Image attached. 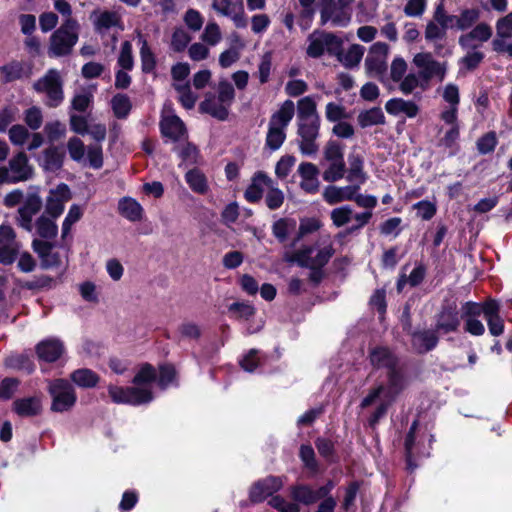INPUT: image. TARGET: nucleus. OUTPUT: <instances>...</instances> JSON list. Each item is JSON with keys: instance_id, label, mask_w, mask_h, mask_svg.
<instances>
[{"instance_id": "f257e3e1", "label": "nucleus", "mask_w": 512, "mask_h": 512, "mask_svg": "<svg viewBox=\"0 0 512 512\" xmlns=\"http://www.w3.org/2000/svg\"><path fill=\"white\" fill-rule=\"evenodd\" d=\"M316 96H305L297 101L298 147L305 156L316 155L319 150L317 138L320 130V116L317 111Z\"/></svg>"}, {"instance_id": "f03ea898", "label": "nucleus", "mask_w": 512, "mask_h": 512, "mask_svg": "<svg viewBox=\"0 0 512 512\" xmlns=\"http://www.w3.org/2000/svg\"><path fill=\"white\" fill-rule=\"evenodd\" d=\"M156 379V371L150 364H144L133 378V387L111 385L109 396L118 404L141 405L153 399L151 384Z\"/></svg>"}, {"instance_id": "7ed1b4c3", "label": "nucleus", "mask_w": 512, "mask_h": 512, "mask_svg": "<svg viewBox=\"0 0 512 512\" xmlns=\"http://www.w3.org/2000/svg\"><path fill=\"white\" fill-rule=\"evenodd\" d=\"M334 254V248L329 237L319 239L312 246H304L299 250L283 256L288 263H297L301 267L319 270L324 267Z\"/></svg>"}, {"instance_id": "20e7f679", "label": "nucleus", "mask_w": 512, "mask_h": 512, "mask_svg": "<svg viewBox=\"0 0 512 512\" xmlns=\"http://www.w3.org/2000/svg\"><path fill=\"white\" fill-rule=\"evenodd\" d=\"M216 91L217 94H206L199 105V110L219 121H225L229 117L230 107L235 100V90L230 82L223 79L218 82Z\"/></svg>"}, {"instance_id": "39448f33", "label": "nucleus", "mask_w": 512, "mask_h": 512, "mask_svg": "<svg viewBox=\"0 0 512 512\" xmlns=\"http://www.w3.org/2000/svg\"><path fill=\"white\" fill-rule=\"evenodd\" d=\"M78 29L79 24L75 19H65L50 38L48 54L53 57L69 54L78 41Z\"/></svg>"}, {"instance_id": "423d86ee", "label": "nucleus", "mask_w": 512, "mask_h": 512, "mask_svg": "<svg viewBox=\"0 0 512 512\" xmlns=\"http://www.w3.org/2000/svg\"><path fill=\"white\" fill-rule=\"evenodd\" d=\"M67 150L70 158L77 163H86L99 169L103 165V151L100 144L85 146L79 137H71L67 141Z\"/></svg>"}, {"instance_id": "0eeeda50", "label": "nucleus", "mask_w": 512, "mask_h": 512, "mask_svg": "<svg viewBox=\"0 0 512 512\" xmlns=\"http://www.w3.org/2000/svg\"><path fill=\"white\" fill-rule=\"evenodd\" d=\"M369 359L373 367L388 370L390 390L393 394L398 393L402 388V378L396 370L397 359L395 355L387 347L377 346L370 350Z\"/></svg>"}, {"instance_id": "6e6552de", "label": "nucleus", "mask_w": 512, "mask_h": 512, "mask_svg": "<svg viewBox=\"0 0 512 512\" xmlns=\"http://www.w3.org/2000/svg\"><path fill=\"white\" fill-rule=\"evenodd\" d=\"M324 161L327 163L322 177L324 181L334 183L341 180L346 172L343 149L335 141H329L323 152Z\"/></svg>"}, {"instance_id": "1a4fd4ad", "label": "nucleus", "mask_w": 512, "mask_h": 512, "mask_svg": "<svg viewBox=\"0 0 512 512\" xmlns=\"http://www.w3.org/2000/svg\"><path fill=\"white\" fill-rule=\"evenodd\" d=\"M48 392L52 398L51 410L53 412L69 411L76 403L77 396L73 386L64 379L49 381Z\"/></svg>"}, {"instance_id": "9d476101", "label": "nucleus", "mask_w": 512, "mask_h": 512, "mask_svg": "<svg viewBox=\"0 0 512 512\" xmlns=\"http://www.w3.org/2000/svg\"><path fill=\"white\" fill-rule=\"evenodd\" d=\"M33 87L38 93L46 95V104L50 107H57L64 99L62 79L56 69L48 70L34 83Z\"/></svg>"}, {"instance_id": "9b49d317", "label": "nucleus", "mask_w": 512, "mask_h": 512, "mask_svg": "<svg viewBox=\"0 0 512 512\" xmlns=\"http://www.w3.org/2000/svg\"><path fill=\"white\" fill-rule=\"evenodd\" d=\"M342 46V40L332 33L314 31L308 37L306 53L311 58H319L325 52L337 54Z\"/></svg>"}, {"instance_id": "f8f14e48", "label": "nucleus", "mask_w": 512, "mask_h": 512, "mask_svg": "<svg viewBox=\"0 0 512 512\" xmlns=\"http://www.w3.org/2000/svg\"><path fill=\"white\" fill-rule=\"evenodd\" d=\"M6 183L15 184L30 180L34 175V168L29 163L28 156L25 152L16 153L8 162V166L4 167Z\"/></svg>"}, {"instance_id": "ddd939ff", "label": "nucleus", "mask_w": 512, "mask_h": 512, "mask_svg": "<svg viewBox=\"0 0 512 512\" xmlns=\"http://www.w3.org/2000/svg\"><path fill=\"white\" fill-rule=\"evenodd\" d=\"M496 36L492 40V48L499 54H506L512 58V12L499 18L495 24Z\"/></svg>"}, {"instance_id": "4468645a", "label": "nucleus", "mask_w": 512, "mask_h": 512, "mask_svg": "<svg viewBox=\"0 0 512 512\" xmlns=\"http://www.w3.org/2000/svg\"><path fill=\"white\" fill-rule=\"evenodd\" d=\"M389 47L384 42L374 43L365 59V69L370 76H382L387 70Z\"/></svg>"}, {"instance_id": "2eb2a0df", "label": "nucleus", "mask_w": 512, "mask_h": 512, "mask_svg": "<svg viewBox=\"0 0 512 512\" xmlns=\"http://www.w3.org/2000/svg\"><path fill=\"white\" fill-rule=\"evenodd\" d=\"M413 63L421 70L419 74L424 82H428L433 77L443 81L446 76V63L435 61L429 53H417Z\"/></svg>"}, {"instance_id": "dca6fc26", "label": "nucleus", "mask_w": 512, "mask_h": 512, "mask_svg": "<svg viewBox=\"0 0 512 512\" xmlns=\"http://www.w3.org/2000/svg\"><path fill=\"white\" fill-rule=\"evenodd\" d=\"M321 23H330L334 27H347L352 19V10L348 4L336 3L320 8Z\"/></svg>"}, {"instance_id": "f3484780", "label": "nucleus", "mask_w": 512, "mask_h": 512, "mask_svg": "<svg viewBox=\"0 0 512 512\" xmlns=\"http://www.w3.org/2000/svg\"><path fill=\"white\" fill-rule=\"evenodd\" d=\"M20 244L16 241V234L9 225L0 226V263L12 264L19 252Z\"/></svg>"}, {"instance_id": "a211bd4d", "label": "nucleus", "mask_w": 512, "mask_h": 512, "mask_svg": "<svg viewBox=\"0 0 512 512\" xmlns=\"http://www.w3.org/2000/svg\"><path fill=\"white\" fill-rule=\"evenodd\" d=\"M71 198L70 189L66 184H59L51 190L47 197L45 212L50 217L56 219L64 211L65 203Z\"/></svg>"}, {"instance_id": "6ab92c4d", "label": "nucleus", "mask_w": 512, "mask_h": 512, "mask_svg": "<svg viewBox=\"0 0 512 512\" xmlns=\"http://www.w3.org/2000/svg\"><path fill=\"white\" fill-rule=\"evenodd\" d=\"M161 133L173 142L179 141L186 135L182 120L170 110H165L160 122Z\"/></svg>"}, {"instance_id": "aec40b11", "label": "nucleus", "mask_w": 512, "mask_h": 512, "mask_svg": "<svg viewBox=\"0 0 512 512\" xmlns=\"http://www.w3.org/2000/svg\"><path fill=\"white\" fill-rule=\"evenodd\" d=\"M42 199L37 194L29 195L24 204L18 209V224L25 230H32L33 217L40 211Z\"/></svg>"}, {"instance_id": "412c9836", "label": "nucleus", "mask_w": 512, "mask_h": 512, "mask_svg": "<svg viewBox=\"0 0 512 512\" xmlns=\"http://www.w3.org/2000/svg\"><path fill=\"white\" fill-rule=\"evenodd\" d=\"M358 185L336 186L328 185L322 191L323 200L329 205H336L355 198V191H359Z\"/></svg>"}, {"instance_id": "4be33fe9", "label": "nucleus", "mask_w": 512, "mask_h": 512, "mask_svg": "<svg viewBox=\"0 0 512 512\" xmlns=\"http://www.w3.org/2000/svg\"><path fill=\"white\" fill-rule=\"evenodd\" d=\"M460 326V317L456 306L444 307L436 317L435 330L440 334L456 332Z\"/></svg>"}, {"instance_id": "5701e85b", "label": "nucleus", "mask_w": 512, "mask_h": 512, "mask_svg": "<svg viewBox=\"0 0 512 512\" xmlns=\"http://www.w3.org/2000/svg\"><path fill=\"white\" fill-rule=\"evenodd\" d=\"M492 36V29L487 23L477 24L470 32L459 37L462 48H476L478 44L488 41Z\"/></svg>"}, {"instance_id": "b1692460", "label": "nucleus", "mask_w": 512, "mask_h": 512, "mask_svg": "<svg viewBox=\"0 0 512 512\" xmlns=\"http://www.w3.org/2000/svg\"><path fill=\"white\" fill-rule=\"evenodd\" d=\"M298 173L301 177V189L310 194L317 193L320 187L317 166L310 162H303L298 167Z\"/></svg>"}, {"instance_id": "393cba45", "label": "nucleus", "mask_w": 512, "mask_h": 512, "mask_svg": "<svg viewBox=\"0 0 512 512\" xmlns=\"http://www.w3.org/2000/svg\"><path fill=\"white\" fill-rule=\"evenodd\" d=\"M37 162L45 172H56L63 166L64 153L56 146H49L41 152Z\"/></svg>"}, {"instance_id": "a878e982", "label": "nucleus", "mask_w": 512, "mask_h": 512, "mask_svg": "<svg viewBox=\"0 0 512 512\" xmlns=\"http://www.w3.org/2000/svg\"><path fill=\"white\" fill-rule=\"evenodd\" d=\"M90 19L92 20L95 30L99 33H103L113 27L123 29L121 26V17L114 11L96 10L91 13Z\"/></svg>"}, {"instance_id": "bb28decb", "label": "nucleus", "mask_w": 512, "mask_h": 512, "mask_svg": "<svg viewBox=\"0 0 512 512\" xmlns=\"http://www.w3.org/2000/svg\"><path fill=\"white\" fill-rule=\"evenodd\" d=\"M32 247L39 256L43 267L51 268L61 265V256L54 250L51 243L35 239Z\"/></svg>"}, {"instance_id": "cd10ccee", "label": "nucleus", "mask_w": 512, "mask_h": 512, "mask_svg": "<svg viewBox=\"0 0 512 512\" xmlns=\"http://www.w3.org/2000/svg\"><path fill=\"white\" fill-rule=\"evenodd\" d=\"M36 353L40 360L54 362L64 353V346L59 339L48 338L37 344Z\"/></svg>"}, {"instance_id": "c85d7f7f", "label": "nucleus", "mask_w": 512, "mask_h": 512, "mask_svg": "<svg viewBox=\"0 0 512 512\" xmlns=\"http://www.w3.org/2000/svg\"><path fill=\"white\" fill-rule=\"evenodd\" d=\"M385 109L390 115H404L408 118L416 117L420 111L419 106L415 102L403 98H392L388 100L385 104Z\"/></svg>"}, {"instance_id": "c756f323", "label": "nucleus", "mask_w": 512, "mask_h": 512, "mask_svg": "<svg viewBox=\"0 0 512 512\" xmlns=\"http://www.w3.org/2000/svg\"><path fill=\"white\" fill-rule=\"evenodd\" d=\"M489 332L491 335L497 337L504 332V320L500 316V306L495 300L485 302V316H484Z\"/></svg>"}, {"instance_id": "7c9ffc66", "label": "nucleus", "mask_w": 512, "mask_h": 512, "mask_svg": "<svg viewBox=\"0 0 512 512\" xmlns=\"http://www.w3.org/2000/svg\"><path fill=\"white\" fill-rule=\"evenodd\" d=\"M283 485L281 478L270 476L254 484L250 491L253 501L259 502L278 491Z\"/></svg>"}, {"instance_id": "2f4dec72", "label": "nucleus", "mask_w": 512, "mask_h": 512, "mask_svg": "<svg viewBox=\"0 0 512 512\" xmlns=\"http://www.w3.org/2000/svg\"><path fill=\"white\" fill-rule=\"evenodd\" d=\"M13 411L20 417H34L42 412L40 396L18 398L13 402Z\"/></svg>"}, {"instance_id": "473e14b6", "label": "nucleus", "mask_w": 512, "mask_h": 512, "mask_svg": "<svg viewBox=\"0 0 512 512\" xmlns=\"http://www.w3.org/2000/svg\"><path fill=\"white\" fill-rule=\"evenodd\" d=\"M332 487V483H328L327 485L322 486L316 490H313L307 486H300L294 489L293 496L295 500L299 502L304 504H312L319 499L325 498L330 493Z\"/></svg>"}, {"instance_id": "72a5a7b5", "label": "nucleus", "mask_w": 512, "mask_h": 512, "mask_svg": "<svg viewBox=\"0 0 512 512\" xmlns=\"http://www.w3.org/2000/svg\"><path fill=\"white\" fill-rule=\"evenodd\" d=\"M347 181L352 185H358V189L367 181V173L364 171V162L359 155H350L348 158Z\"/></svg>"}, {"instance_id": "f704fd0d", "label": "nucleus", "mask_w": 512, "mask_h": 512, "mask_svg": "<svg viewBox=\"0 0 512 512\" xmlns=\"http://www.w3.org/2000/svg\"><path fill=\"white\" fill-rule=\"evenodd\" d=\"M268 185H271V178L262 172L255 174L252 183L245 191L246 200L252 203L259 201Z\"/></svg>"}, {"instance_id": "c9c22d12", "label": "nucleus", "mask_w": 512, "mask_h": 512, "mask_svg": "<svg viewBox=\"0 0 512 512\" xmlns=\"http://www.w3.org/2000/svg\"><path fill=\"white\" fill-rule=\"evenodd\" d=\"M135 39L137 40V43L140 46L139 53L141 58L142 71L145 73L152 72L156 67V59L153 51L148 45L146 37L142 34L140 30H136Z\"/></svg>"}, {"instance_id": "e433bc0d", "label": "nucleus", "mask_w": 512, "mask_h": 512, "mask_svg": "<svg viewBox=\"0 0 512 512\" xmlns=\"http://www.w3.org/2000/svg\"><path fill=\"white\" fill-rule=\"evenodd\" d=\"M365 48L359 44H352L346 50L342 51V46L339 48L337 54H333L337 57L338 61L347 68H353L359 65L361 62Z\"/></svg>"}, {"instance_id": "4c0bfd02", "label": "nucleus", "mask_w": 512, "mask_h": 512, "mask_svg": "<svg viewBox=\"0 0 512 512\" xmlns=\"http://www.w3.org/2000/svg\"><path fill=\"white\" fill-rule=\"evenodd\" d=\"M295 114V104L291 100H285L279 109L272 114L269 124L280 129H285L289 125Z\"/></svg>"}, {"instance_id": "58836bf2", "label": "nucleus", "mask_w": 512, "mask_h": 512, "mask_svg": "<svg viewBox=\"0 0 512 512\" xmlns=\"http://www.w3.org/2000/svg\"><path fill=\"white\" fill-rule=\"evenodd\" d=\"M436 330H423L415 332L412 336V345L419 353H425L436 347L438 337Z\"/></svg>"}, {"instance_id": "ea45409f", "label": "nucleus", "mask_w": 512, "mask_h": 512, "mask_svg": "<svg viewBox=\"0 0 512 512\" xmlns=\"http://www.w3.org/2000/svg\"><path fill=\"white\" fill-rule=\"evenodd\" d=\"M119 213L126 219L136 222L140 221L143 216V208L135 199L131 197H123L118 203Z\"/></svg>"}, {"instance_id": "a19ab883", "label": "nucleus", "mask_w": 512, "mask_h": 512, "mask_svg": "<svg viewBox=\"0 0 512 512\" xmlns=\"http://www.w3.org/2000/svg\"><path fill=\"white\" fill-rule=\"evenodd\" d=\"M185 180L190 189L198 194H206L209 191V184L206 176L199 169H191L185 174Z\"/></svg>"}, {"instance_id": "79ce46f5", "label": "nucleus", "mask_w": 512, "mask_h": 512, "mask_svg": "<svg viewBox=\"0 0 512 512\" xmlns=\"http://www.w3.org/2000/svg\"><path fill=\"white\" fill-rule=\"evenodd\" d=\"M35 228L38 235L42 238L53 239L57 236L58 227L54 218L43 213L35 222Z\"/></svg>"}, {"instance_id": "37998d69", "label": "nucleus", "mask_w": 512, "mask_h": 512, "mask_svg": "<svg viewBox=\"0 0 512 512\" xmlns=\"http://www.w3.org/2000/svg\"><path fill=\"white\" fill-rule=\"evenodd\" d=\"M24 65L22 62L13 61L0 67V81L12 82L24 76Z\"/></svg>"}, {"instance_id": "c03bdc74", "label": "nucleus", "mask_w": 512, "mask_h": 512, "mask_svg": "<svg viewBox=\"0 0 512 512\" xmlns=\"http://www.w3.org/2000/svg\"><path fill=\"white\" fill-rule=\"evenodd\" d=\"M72 381L80 387L90 388L94 387L99 378L96 373L90 369H78L71 374Z\"/></svg>"}, {"instance_id": "a18cd8bd", "label": "nucleus", "mask_w": 512, "mask_h": 512, "mask_svg": "<svg viewBox=\"0 0 512 512\" xmlns=\"http://www.w3.org/2000/svg\"><path fill=\"white\" fill-rule=\"evenodd\" d=\"M480 17V11L476 8L464 9L456 15L455 29L466 30L475 24Z\"/></svg>"}, {"instance_id": "49530a36", "label": "nucleus", "mask_w": 512, "mask_h": 512, "mask_svg": "<svg viewBox=\"0 0 512 512\" xmlns=\"http://www.w3.org/2000/svg\"><path fill=\"white\" fill-rule=\"evenodd\" d=\"M384 122L385 116L380 108H372L358 115V123L363 128L383 124Z\"/></svg>"}, {"instance_id": "de8ad7c7", "label": "nucleus", "mask_w": 512, "mask_h": 512, "mask_svg": "<svg viewBox=\"0 0 512 512\" xmlns=\"http://www.w3.org/2000/svg\"><path fill=\"white\" fill-rule=\"evenodd\" d=\"M111 106L117 118H126L132 108L131 101L125 94H116L111 100Z\"/></svg>"}, {"instance_id": "09e8293b", "label": "nucleus", "mask_w": 512, "mask_h": 512, "mask_svg": "<svg viewBox=\"0 0 512 512\" xmlns=\"http://www.w3.org/2000/svg\"><path fill=\"white\" fill-rule=\"evenodd\" d=\"M330 217L334 226L337 228L343 227L351 222L353 209L349 205L334 208L330 213Z\"/></svg>"}, {"instance_id": "8fccbe9b", "label": "nucleus", "mask_w": 512, "mask_h": 512, "mask_svg": "<svg viewBox=\"0 0 512 512\" xmlns=\"http://www.w3.org/2000/svg\"><path fill=\"white\" fill-rule=\"evenodd\" d=\"M175 90L178 92V99L186 109H192L197 101V94L191 91L188 83H175Z\"/></svg>"}, {"instance_id": "3c124183", "label": "nucleus", "mask_w": 512, "mask_h": 512, "mask_svg": "<svg viewBox=\"0 0 512 512\" xmlns=\"http://www.w3.org/2000/svg\"><path fill=\"white\" fill-rule=\"evenodd\" d=\"M296 222L293 219L282 218L272 226L273 235L281 242L285 241L288 235L295 229Z\"/></svg>"}, {"instance_id": "603ef678", "label": "nucleus", "mask_w": 512, "mask_h": 512, "mask_svg": "<svg viewBox=\"0 0 512 512\" xmlns=\"http://www.w3.org/2000/svg\"><path fill=\"white\" fill-rule=\"evenodd\" d=\"M5 364L7 367L17 370H23L27 373H31L34 371V364L31 361L30 357L24 354H15L10 355Z\"/></svg>"}, {"instance_id": "864d4df0", "label": "nucleus", "mask_w": 512, "mask_h": 512, "mask_svg": "<svg viewBox=\"0 0 512 512\" xmlns=\"http://www.w3.org/2000/svg\"><path fill=\"white\" fill-rule=\"evenodd\" d=\"M265 192H266L265 202L269 209L275 210L282 206V204L284 202V194L278 187L275 186L272 179H271V185L267 186Z\"/></svg>"}, {"instance_id": "5fc2aeb1", "label": "nucleus", "mask_w": 512, "mask_h": 512, "mask_svg": "<svg viewBox=\"0 0 512 512\" xmlns=\"http://www.w3.org/2000/svg\"><path fill=\"white\" fill-rule=\"evenodd\" d=\"M118 65L123 70H132L134 67V58L132 52V44L130 41H124L121 44V49L117 58Z\"/></svg>"}, {"instance_id": "6e6d98bb", "label": "nucleus", "mask_w": 512, "mask_h": 512, "mask_svg": "<svg viewBox=\"0 0 512 512\" xmlns=\"http://www.w3.org/2000/svg\"><path fill=\"white\" fill-rule=\"evenodd\" d=\"M201 39L210 46L217 45L222 39L219 25L215 21H209L204 28Z\"/></svg>"}, {"instance_id": "4d7b16f0", "label": "nucleus", "mask_w": 512, "mask_h": 512, "mask_svg": "<svg viewBox=\"0 0 512 512\" xmlns=\"http://www.w3.org/2000/svg\"><path fill=\"white\" fill-rule=\"evenodd\" d=\"M286 138L285 129L273 125L268 126L266 145L273 151L279 149Z\"/></svg>"}, {"instance_id": "13d9d810", "label": "nucleus", "mask_w": 512, "mask_h": 512, "mask_svg": "<svg viewBox=\"0 0 512 512\" xmlns=\"http://www.w3.org/2000/svg\"><path fill=\"white\" fill-rule=\"evenodd\" d=\"M191 41V36L189 33L182 27L175 28L172 36H171V48L176 52H182L185 50L189 42Z\"/></svg>"}, {"instance_id": "bf43d9fd", "label": "nucleus", "mask_w": 512, "mask_h": 512, "mask_svg": "<svg viewBox=\"0 0 512 512\" xmlns=\"http://www.w3.org/2000/svg\"><path fill=\"white\" fill-rule=\"evenodd\" d=\"M211 8L218 15L229 18L238 9V0H211Z\"/></svg>"}, {"instance_id": "052dcab7", "label": "nucleus", "mask_w": 512, "mask_h": 512, "mask_svg": "<svg viewBox=\"0 0 512 512\" xmlns=\"http://www.w3.org/2000/svg\"><path fill=\"white\" fill-rule=\"evenodd\" d=\"M232 316L238 320H248L255 314V308L244 302H235L229 306Z\"/></svg>"}, {"instance_id": "680f3d73", "label": "nucleus", "mask_w": 512, "mask_h": 512, "mask_svg": "<svg viewBox=\"0 0 512 512\" xmlns=\"http://www.w3.org/2000/svg\"><path fill=\"white\" fill-rule=\"evenodd\" d=\"M183 21L188 29L198 32L203 26L204 18L198 10L190 8L184 13Z\"/></svg>"}, {"instance_id": "e2e57ef3", "label": "nucleus", "mask_w": 512, "mask_h": 512, "mask_svg": "<svg viewBox=\"0 0 512 512\" xmlns=\"http://www.w3.org/2000/svg\"><path fill=\"white\" fill-rule=\"evenodd\" d=\"M447 31L436 20L428 21L425 27V39L429 42H436L443 40L446 37Z\"/></svg>"}, {"instance_id": "0e129e2a", "label": "nucleus", "mask_w": 512, "mask_h": 512, "mask_svg": "<svg viewBox=\"0 0 512 512\" xmlns=\"http://www.w3.org/2000/svg\"><path fill=\"white\" fill-rule=\"evenodd\" d=\"M446 31L455 28L456 15H449L444 9L443 4L437 5L434 10L433 17Z\"/></svg>"}, {"instance_id": "69168bd1", "label": "nucleus", "mask_w": 512, "mask_h": 512, "mask_svg": "<svg viewBox=\"0 0 512 512\" xmlns=\"http://www.w3.org/2000/svg\"><path fill=\"white\" fill-rule=\"evenodd\" d=\"M82 214L83 212L80 206L73 204L70 207L62 224V238H65L69 234L72 225L80 220Z\"/></svg>"}, {"instance_id": "338daca9", "label": "nucleus", "mask_w": 512, "mask_h": 512, "mask_svg": "<svg viewBox=\"0 0 512 512\" xmlns=\"http://www.w3.org/2000/svg\"><path fill=\"white\" fill-rule=\"evenodd\" d=\"M78 290L83 300L91 303H98L99 292L96 284L92 281H84L80 283Z\"/></svg>"}, {"instance_id": "774afa93", "label": "nucleus", "mask_w": 512, "mask_h": 512, "mask_svg": "<svg viewBox=\"0 0 512 512\" xmlns=\"http://www.w3.org/2000/svg\"><path fill=\"white\" fill-rule=\"evenodd\" d=\"M8 135L10 142L15 146H23L30 137L28 130L19 124L13 125L9 129Z\"/></svg>"}]
</instances>
